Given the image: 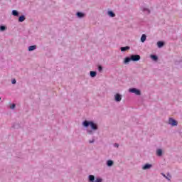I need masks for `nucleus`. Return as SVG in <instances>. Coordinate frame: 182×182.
<instances>
[{
  "label": "nucleus",
  "instance_id": "nucleus-1",
  "mask_svg": "<svg viewBox=\"0 0 182 182\" xmlns=\"http://www.w3.org/2000/svg\"><path fill=\"white\" fill-rule=\"evenodd\" d=\"M83 126L85 127H87L88 126H90L92 130H97V125L95 124L93 122L84 121Z\"/></svg>",
  "mask_w": 182,
  "mask_h": 182
},
{
  "label": "nucleus",
  "instance_id": "nucleus-2",
  "mask_svg": "<svg viewBox=\"0 0 182 182\" xmlns=\"http://www.w3.org/2000/svg\"><path fill=\"white\" fill-rule=\"evenodd\" d=\"M129 92H130L131 93H134L135 95H136V96H140V95H141L140 90L136 88H131L129 90Z\"/></svg>",
  "mask_w": 182,
  "mask_h": 182
},
{
  "label": "nucleus",
  "instance_id": "nucleus-3",
  "mask_svg": "<svg viewBox=\"0 0 182 182\" xmlns=\"http://www.w3.org/2000/svg\"><path fill=\"white\" fill-rule=\"evenodd\" d=\"M89 180L90 182H102V178H97L96 180H95V176L93 175L89 176Z\"/></svg>",
  "mask_w": 182,
  "mask_h": 182
},
{
  "label": "nucleus",
  "instance_id": "nucleus-4",
  "mask_svg": "<svg viewBox=\"0 0 182 182\" xmlns=\"http://www.w3.org/2000/svg\"><path fill=\"white\" fill-rule=\"evenodd\" d=\"M168 124H171V126H177L178 124V122H177V120L173 118H169Z\"/></svg>",
  "mask_w": 182,
  "mask_h": 182
},
{
  "label": "nucleus",
  "instance_id": "nucleus-5",
  "mask_svg": "<svg viewBox=\"0 0 182 182\" xmlns=\"http://www.w3.org/2000/svg\"><path fill=\"white\" fill-rule=\"evenodd\" d=\"M140 59V55H131V60L133 62H137Z\"/></svg>",
  "mask_w": 182,
  "mask_h": 182
},
{
  "label": "nucleus",
  "instance_id": "nucleus-6",
  "mask_svg": "<svg viewBox=\"0 0 182 182\" xmlns=\"http://www.w3.org/2000/svg\"><path fill=\"white\" fill-rule=\"evenodd\" d=\"M114 99L116 102H121L122 101V95L120 94H116L114 96Z\"/></svg>",
  "mask_w": 182,
  "mask_h": 182
},
{
  "label": "nucleus",
  "instance_id": "nucleus-7",
  "mask_svg": "<svg viewBox=\"0 0 182 182\" xmlns=\"http://www.w3.org/2000/svg\"><path fill=\"white\" fill-rule=\"evenodd\" d=\"M149 168H151V164H146L142 167L143 170H149Z\"/></svg>",
  "mask_w": 182,
  "mask_h": 182
},
{
  "label": "nucleus",
  "instance_id": "nucleus-8",
  "mask_svg": "<svg viewBox=\"0 0 182 182\" xmlns=\"http://www.w3.org/2000/svg\"><path fill=\"white\" fill-rule=\"evenodd\" d=\"M158 48H163L164 46V43L163 41H159L157 43Z\"/></svg>",
  "mask_w": 182,
  "mask_h": 182
},
{
  "label": "nucleus",
  "instance_id": "nucleus-9",
  "mask_svg": "<svg viewBox=\"0 0 182 182\" xmlns=\"http://www.w3.org/2000/svg\"><path fill=\"white\" fill-rule=\"evenodd\" d=\"M129 49H130V47L129 46L122 47L121 52H126V50H129Z\"/></svg>",
  "mask_w": 182,
  "mask_h": 182
},
{
  "label": "nucleus",
  "instance_id": "nucleus-10",
  "mask_svg": "<svg viewBox=\"0 0 182 182\" xmlns=\"http://www.w3.org/2000/svg\"><path fill=\"white\" fill-rule=\"evenodd\" d=\"M36 49V46H31L28 47L29 52H32V50H35Z\"/></svg>",
  "mask_w": 182,
  "mask_h": 182
},
{
  "label": "nucleus",
  "instance_id": "nucleus-11",
  "mask_svg": "<svg viewBox=\"0 0 182 182\" xmlns=\"http://www.w3.org/2000/svg\"><path fill=\"white\" fill-rule=\"evenodd\" d=\"M146 35H145V34H143V35L141 36V42H142V43L146 42Z\"/></svg>",
  "mask_w": 182,
  "mask_h": 182
},
{
  "label": "nucleus",
  "instance_id": "nucleus-12",
  "mask_svg": "<svg viewBox=\"0 0 182 182\" xmlns=\"http://www.w3.org/2000/svg\"><path fill=\"white\" fill-rule=\"evenodd\" d=\"M25 19H26L25 16H21L18 18V22H23V21H25Z\"/></svg>",
  "mask_w": 182,
  "mask_h": 182
},
{
  "label": "nucleus",
  "instance_id": "nucleus-13",
  "mask_svg": "<svg viewBox=\"0 0 182 182\" xmlns=\"http://www.w3.org/2000/svg\"><path fill=\"white\" fill-rule=\"evenodd\" d=\"M107 165L108 166V167H110V166H113V161L108 160L107 162Z\"/></svg>",
  "mask_w": 182,
  "mask_h": 182
},
{
  "label": "nucleus",
  "instance_id": "nucleus-14",
  "mask_svg": "<svg viewBox=\"0 0 182 182\" xmlns=\"http://www.w3.org/2000/svg\"><path fill=\"white\" fill-rule=\"evenodd\" d=\"M12 15H14V16H18L19 13H18V11L16 10H13Z\"/></svg>",
  "mask_w": 182,
  "mask_h": 182
},
{
  "label": "nucleus",
  "instance_id": "nucleus-15",
  "mask_svg": "<svg viewBox=\"0 0 182 182\" xmlns=\"http://www.w3.org/2000/svg\"><path fill=\"white\" fill-rule=\"evenodd\" d=\"M108 15L111 16V18H114V16H116V14H114L113 11H108Z\"/></svg>",
  "mask_w": 182,
  "mask_h": 182
},
{
  "label": "nucleus",
  "instance_id": "nucleus-16",
  "mask_svg": "<svg viewBox=\"0 0 182 182\" xmlns=\"http://www.w3.org/2000/svg\"><path fill=\"white\" fill-rule=\"evenodd\" d=\"M77 16H78V18H83V16H85V14L81 13V12H77Z\"/></svg>",
  "mask_w": 182,
  "mask_h": 182
},
{
  "label": "nucleus",
  "instance_id": "nucleus-17",
  "mask_svg": "<svg viewBox=\"0 0 182 182\" xmlns=\"http://www.w3.org/2000/svg\"><path fill=\"white\" fill-rule=\"evenodd\" d=\"M156 154L157 156H161L163 154V151H161V149H158L156 151Z\"/></svg>",
  "mask_w": 182,
  "mask_h": 182
},
{
  "label": "nucleus",
  "instance_id": "nucleus-18",
  "mask_svg": "<svg viewBox=\"0 0 182 182\" xmlns=\"http://www.w3.org/2000/svg\"><path fill=\"white\" fill-rule=\"evenodd\" d=\"M130 60H132V57L126 58L124 60V63H129V62H130Z\"/></svg>",
  "mask_w": 182,
  "mask_h": 182
},
{
  "label": "nucleus",
  "instance_id": "nucleus-19",
  "mask_svg": "<svg viewBox=\"0 0 182 182\" xmlns=\"http://www.w3.org/2000/svg\"><path fill=\"white\" fill-rule=\"evenodd\" d=\"M90 76H91V77H95V76H96V72L91 71L90 72Z\"/></svg>",
  "mask_w": 182,
  "mask_h": 182
},
{
  "label": "nucleus",
  "instance_id": "nucleus-20",
  "mask_svg": "<svg viewBox=\"0 0 182 182\" xmlns=\"http://www.w3.org/2000/svg\"><path fill=\"white\" fill-rule=\"evenodd\" d=\"M151 59H153L154 60H157L158 58L157 55H151Z\"/></svg>",
  "mask_w": 182,
  "mask_h": 182
},
{
  "label": "nucleus",
  "instance_id": "nucleus-21",
  "mask_svg": "<svg viewBox=\"0 0 182 182\" xmlns=\"http://www.w3.org/2000/svg\"><path fill=\"white\" fill-rule=\"evenodd\" d=\"M5 29H6V27H5V26H0V31H5Z\"/></svg>",
  "mask_w": 182,
  "mask_h": 182
},
{
  "label": "nucleus",
  "instance_id": "nucleus-22",
  "mask_svg": "<svg viewBox=\"0 0 182 182\" xmlns=\"http://www.w3.org/2000/svg\"><path fill=\"white\" fill-rule=\"evenodd\" d=\"M16 105H15V104H12L11 105V107H10V109H15V107H16Z\"/></svg>",
  "mask_w": 182,
  "mask_h": 182
},
{
  "label": "nucleus",
  "instance_id": "nucleus-23",
  "mask_svg": "<svg viewBox=\"0 0 182 182\" xmlns=\"http://www.w3.org/2000/svg\"><path fill=\"white\" fill-rule=\"evenodd\" d=\"M144 12L146 11L147 14H150V10L147 9H144Z\"/></svg>",
  "mask_w": 182,
  "mask_h": 182
},
{
  "label": "nucleus",
  "instance_id": "nucleus-24",
  "mask_svg": "<svg viewBox=\"0 0 182 182\" xmlns=\"http://www.w3.org/2000/svg\"><path fill=\"white\" fill-rule=\"evenodd\" d=\"M102 70H103V68H102V66L98 67L99 72H102Z\"/></svg>",
  "mask_w": 182,
  "mask_h": 182
},
{
  "label": "nucleus",
  "instance_id": "nucleus-25",
  "mask_svg": "<svg viewBox=\"0 0 182 182\" xmlns=\"http://www.w3.org/2000/svg\"><path fill=\"white\" fill-rule=\"evenodd\" d=\"M12 83H13V85H15V83H16V80H13Z\"/></svg>",
  "mask_w": 182,
  "mask_h": 182
},
{
  "label": "nucleus",
  "instance_id": "nucleus-26",
  "mask_svg": "<svg viewBox=\"0 0 182 182\" xmlns=\"http://www.w3.org/2000/svg\"><path fill=\"white\" fill-rule=\"evenodd\" d=\"M88 133H89L90 134H92V131H88Z\"/></svg>",
  "mask_w": 182,
  "mask_h": 182
},
{
  "label": "nucleus",
  "instance_id": "nucleus-27",
  "mask_svg": "<svg viewBox=\"0 0 182 182\" xmlns=\"http://www.w3.org/2000/svg\"><path fill=\"white\" fill-rule=\"evenodd\" d=\"M115 146H116V147H119V144H115Z\"/></svg>",
  "mask_w": 182,
  "mask_h": 182
},
{
  "label": "nucleus",
  "instance_id": "nucleus-28",
  "mask_svg": "<svg viewBox=\"0 0 182 182\" xmlns=\"http://www.w3.org/2000/svg\"><path fill=\"white\" fill-rule=\"evenodd\" d=\"M90 143H93V141H90Z\"/></svg>",
  "mask_w": 182,
  "mask_h": 182
},
{
  "label": "nucleus",
  "instance_id": "nucleus-29",
  "mask_svg": "<svg viewBox=\"0 0 182 182\" xmlns=\"http://www.w3.org/2000/svg\"><path fill=\"white\" fill-rule=\"evenodd\" d=\"M0 100H1V97H0Z\"/></svg>",
  "mask_w": 182,
  "mask_h": 182
}]
</instances>
